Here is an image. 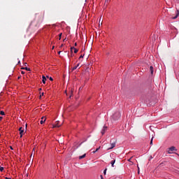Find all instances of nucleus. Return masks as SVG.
I'll return each instance as SVG.
<instances>
[{
    "mask_svg": "<svg viewBox=\"0 0 179 179\" xmlns=\"http://www.w3.org/2000/svg\"><path fill=\"white\" fill-rule=\"evenodd\" d=\"M101 179H104V178H103V176H101Z\"/></svg>",
    "mask_w": 179,
    "mask_h": 179,
    "instance_id": "2f4dec72",
    "label": "nucleus"
},
{
    "mask_svg": "<svg viewBox=\"0 0 179 179\" xmlns=\"http://www.w3.org/2000/svg\"><path fill=\"white\" fill-rule=\"evenodd\" d=\"M44 122H45V117H42L40 124H43Z\"/></svg>",
    "mask_w": 179,
    "mask_h": 179,
    "instance_id": "0eeeda50",
    "label": "nucleus"
},
{
    "mask_svg": "<svg viewBox=\"0 0 179 179\" xmlns=\"http://www.w3.org/2000/svg\"><path fill=\"white\" fill-rule=\"evenodd\" d=\"M22 69H25V71H30V68H27V67L22 68Z\"/></svg>",
    "mask_w": 179,
    "mask_h": 179,
    "instance_id": "f3484780",
    "label": "nucleus"
},
{
    "mask_svg": "<svg viewBox=\"0 0 179 179\" xmlns=\"http://www.w3.org/2000/svg\"><path fill=\"white\" fill-rule=\"evenodd\" d=\"M47 80V78L44 76H42V82H43V83L44 84V85H45V81Z\"/></svg>",
    "mask_w": 179,
    "mask_h": 179,
    "instance_id": "1a4fd4ad",
    "label": "nucleus"
},
{
    "mask_svg": "<svg viewBox=\"0 0 179 179\" xmlns=\"http://www.w3.org/2000/svg\"><path fill=\"white\" fill-rule=\"evenodd\" d=\"M54 48H55V47H54V46H52V50H54Z\"/></svg>",
    "mask_w": 179,
    "mask_h": 179,
    "instance_id": "72a5a7b5",
    "label": "nucleus"
},
{
    "mask_svg": "<svg viewBox=\"0 0 179 179\" xmlns=\"http://www.w3.org/2000/svg\"><path fill=\"white\" fill-rule=\"evenodd\" d=\"M6 179H10V178H6Z\"/></svg>",
    "mask_w": 179,
    "mask_h": 179,
    "instance_id": "58836bf2",
    "label": "nucleus"
},
{
    "mask_svg": "<svg viewBox=\"0 0 179 179\" xmlns=\"http://www.w3.org/2000/svg\"><path fill=\"white\" fill-rule=\"evenodd\" d=\"M150 71L151 75H153V72H154V71H153V66H150Z\"/></svg>",
    "mask_w": 179,
    "mask_h": 179,
    "instance_id": "ddd939ff",
    "label": "nucleus"
},
{
    "mask_svg": "<svg viewBox=\"0 0 179 179\" xmlns=\"http://www.w3.org/2000/svg\"><path fill=\"white\" fill-rule=\"evenodd\" d=\"M132 159H134V157H131V158H129V159H128V162H129L131 163V162H132V161H131Z\"/></svg>",
    "mask_w": 179,
    "mask_h": 179,
    "instance_id": "6ab92c4d",
    "label": "nucleus"
},
{
    "mask_svg": "<svg viewBox=\"0 0 179 179\" xmlns=\"http://www.w3.org/2000/svg\"><path fill=\"white\" fill-rule=\"evenodd\" d=\"M49 79H50V80H51V81L54 80V79H52V77H50Z\"/></svg>",
    "mask_w": 179,
    "mask_h": 179,
    "instance_id": "bb28decb",
    "label": "nucleus"
},
{
    "mask_svg": "<svg viewBox=\"0 0 179 179\" xmlns=\"http://www.w3.org/2000/svg\"><path fill=\"white\" fill-rule=\"evenodd\" d=\"M80 65V64L78 63V64H77V66L73 67L72 71H75V69H77Z\"/></svg>",
    "mask_w": 179,
    "mask_h": 179,
    "instance_id": "f8f14e48",
    "label": "nucleus"
},
{
    "mask_svg": "<svg viewBox=\"0 0 179 179\" xmlns=\"http://www.w3.org/2000/svg\"><path fill=\"white\" fill-rule=\"evenodd\" d=\"M0 136H1V134H0Z\"/></svg>",
    "mask_w": 179,
    "mask_h": 179,
    "instance_id": "37998d69",
    "label": "nucleus"
},
{
    "mask_svg": "<svg viewBox=\"0 0 179 179\" xmlns=\"http://www.w3.org/2000/svg\"><path fill=\"white\" fill-rule=\"evenodd\" d=\"M106 173H107V169H106L103 171V174H104V176H106Z\"/></svg>",
    "mask_w": 179,
    "mask_h": 179,
    "instance_id": "aec40b11",
    "label": "nucleus"
},
{
    "mask_svg": "<svg viewBox=\"0 0 179 179\" xmlns=\"http://www.w3.org/2000/svg\"><path fill=\"white\" fill-rule=\"evenodd\" d=\"M138 174H139V166H138Z\"/></svg>",
    "mask_w": 179,
    "mask_h": 179,
    "instance_id": "473e14b6",
    "label": "nucleus"
},
{
    "mask_svg": "<svg viewBox=\"0 0 179 179\" xmlns=\"http://www.w3.org/2000/svg\"><path fill=\"white\" fill-rule=\"evenodd\" d=\"M115 164V159H114L113 160H112L110 162V164L112 166V167H114V164Z\"/></svg>",
    "mask_w": 179,
    "mask_h": 179,
    "instance_id": "9b49d317",
    "label": "nucleus"
},
{
    "mask_svg": "<svg viewBox=\"0 0 179 179\" xmlns=\"http://www.w3.org/2000/svg\"><path fill=\"white\" fill-rule=\"evenodd\" d=\"M61 127V124H59V122H56V124L53 125L52 128H59Z\"/></svg>",
    "mask_w": 179,
    "mask_h": 179,
    "instance_id": "39448f33",
    "label": "nucleus"
},
{
    "mask_svg": "<svg viewBox=\"0 0 179 179\" xmlns=\"http://www.w3.org/2000/svg\"><path fill=\"white\" fill-rule=\"evenodd\" d=\"M100 149V147L96 148L95 151H93L92 153H96Z\"/></svg>",
    "mask_w": 179,
    "mask_h": 179,
    "instance_id": "a211bd4d",
    "label": "nucleus"
},
{
    "mask_svg": "<svg viewBox=\"0 0 179 179\" xmlns=\"http://www.w3.org/2000/svg\"><path fill=\"white\" fill-rule=\"evenodd\" d=\"M106 131H107V127L104 126L103 129L101 131V134L104 135V134H106Z\"/></svg>",
    "mask_w": 179,
    "mask_h": 179,
    "instance_id": "423d86ee",
    "label": "nucleus"
},
{
    "mask_svg": "<svg viewBox=\"0 0 179 179\" xmlns=\"http://www.w3.org/2000/svg\"><path fill=\"white\" fill-rule=\"evenodd\" d=\"M112 118L115 121H117V120H120V118H121V113H120V112L115 113L112 116Z\"/></svg>",
    "mask_w": 179,
    "mask_h": 179,
    "instance_id": "f257e3e1",
    "label": "nucleus"
},
{
    "mask_svg": "<svg viewBox=\"0 0 179 179\" xmlns=\"http://www.w3.org/2000/svg\"><path fill=\"white\" fill-rule=\"evenodd\" d=\"M111 0H106L105 3H108Z\"/></svg>",
    "mask_w": 179,
    "mask_h": 179,
    "instance_id": "4be33fe9",
    "label": "nucleus"
},
{
    "mask_svg": "<svg viewBox=\"0 0 179 179\" xmlns=\"http://www.w3.org/2000/svg\"><path fill=\"white\" fill-rule=\"evenodd\" d=\"M150 145H153V138H152V139L150 141Z\"/></svg>",
    "mask_w": 179,
    "mask_h": 179,
    "instance_id": "412c9836",
    "label": "nucleus"
},
{
    "mask_svg": "<svg viewBox=\"0 0 179 179\" xmlns=\"http://www.w3.org/2000/svg\"><path fill=\"white\" fill-rule=\"evenodd\" d=\"M83 57H85V55H81L80 56V57H79V59H80V58H83Z\"/></svg>",
    "mask_w": 179,
    "mask_h": 179,
    "instance_id": "b1692460",
    "label": "nucleus"
},
{
    "mask_svg": "<svg viewBox=\"0 0 179 179\" xmlns=\"http://www.w3.org/2000/svg\"><path fill=\"white\" fill-rule=\"evenodd\" d=\"M58 54H61V51H59V52H58Z\"/></svg>",
    "mask_w": 179,
    "mask_h": 179,
    "instance_id": "c9c22d12",
    "label": "nucleus"
},
{
    "mask_svg": "<svg viewBox=\"0 0 179 179\" xmlns=\"http://www.w3.org/2000/svg\"><path fill=\"white\" fill-rule=\"evenodd\" d=\"M71 52H72V50H74V53L75 54L78 53V49L75 48L74 47L71 48Z\"/></svg>",
    "mask_w": 179,
    "mask_h": 179,
    "instance_id": "9d476101",
    "label": "nucleus"
},
{
    "mask_svg": "<svg viewBox=\"0 0 179 179\" xmlns=\"http://www.w3.org/2000/svg\"><path fill=\"white\" fill-rule=\"evenodd\" d=\"M21 73L24 74V73L23 71H22Z\"/></svg>",
    "mask_w": 179,
    "mask_h": 179,
    "instance_id": "e433bc0d",
    "label": "nucleus"
},
{
    "mask_svg": "<svg viewBox=\"0 0 179 179\" xmlns=\"http://www.w3.org/2000/svg\"><path fill=\"white\" fill-rule=\"evenodd\" d=\"M103 23V20H101V18L99 19V23Z\"/></svg>",
    "mask_w": 179,
    "mask_h": 179,
    "instance_id": "a878e982",
    "label": "nucleus"
},
{
    "mask_svg": "<svg viewBox=\"0 0 179 179\" xmlns=\"http://www.w3.org/2000/svg\"><path fill=\"white\" fill-rule=\"evenodd\" d=\"M178 156H179V155H178Z\"/></svg>",
    "mask_w": 179,
    "mask_h": 179,
    "instance_id": "79ce46f5",
    "label": "nucleus"
},
{
    "mask_svg": "<svg viewBox=\"0 0 179 179\" xmlns=\"http://www.w3.org/2000/svg\"><path fill=\"white\" fill-rule=\"evenodd\" d=\"M116 143H117V140H115V139H114L113 141V139L110 140V147H109L107 149V150H110L111 149H114V147L115 146Z\"/></svg>",
    "mask_w": 179,
    "mask_h": 179,
    "instance_id": "7ed1b4c3",
    "label": "nucleus"
},
{
    "mask_svg": "<svg viewBox=\"0 0 179 179\" xmlns=\"http://www.w3.org/2000/svg\"><path fill=\"white\" fill-rule=\"evenodd\" d=\"M41 96H44V92H42V94L40 96V99H41Z\"/></svg>",
    "mask_w": 179,
    "mask_h": 179,
    "instance_id": "cd10ccee",
    "label": "nucleus"
},
{
    "mask_svg": "<svg viewBox=\"0 0 179 179\" xmlns=\"http://www.w3.org/2000/svg\"><path fill=\"white\" fill-rule=\"evenodd\" d=\"M39 90H42V89H41V88H39Z\"/></svg>",
    "mask_w": 179,
    "mask_h": 179,
    "instance_id": "4c0bfd02",
    "label": "nucleus"
},
{
    "mask_svg": "<svg viewBox=\"0 0 179 179\" xmlns=\"http://www.w3.org/2000/svg\"><path fill=\"white\" fill-rule=\"evenodd\" d=\"M0 114H1V115H5V112H3V110H1L0 112Z\"/></svg>",
    "mask_w": 179,
    "mask_h": 179,
    "instance_id": "2eb2a0df",
    "label": "nucleus"
},
{
    "mask_svg": "<svg viewBox=\"0 0 179 179\" xmlns=\"http://www.w3.org/2000/svg\"><path fill=\"white\" fill-rule=\"evenodd\" d=\"M2 118H3L2 117H0V121H2Z\"/></svg>",
    "mask_w": 179,
    "mask_h": 179,
    "instance_id": "7c9ffc66",
    "label": "nucleus"
},
{
    "mask_svg": "<svg viewBox=\"0 0 179 179\" xmlns=\"http://www.w3.org/2000/svg\"><path fill=\"white\" fill-rule=\"evenodd\" d=\"M85 157H86V154H84V155L80 156V157H79V159H80H80H85Z\"/></svg>",
    "mask_w": 179,
    "mask_h": 179,
    "instance_id": "4468645a",
    "label": "nucleus"
},
{
    "mask_svg": "<svg viewBox=\"0 0 179 179\" xmlns=\"http://www.w3.org/2000/svg\"><path fill=\"white\" fill-rule=\"evenodd\" d=\"M0 171H3V167H0Z\"/></svg>",
    "mask_w": 179,
    "mask_h": 179,
    "instance_id": "393cba45",
    "label": "nucleus"
},
{
    "mask_svg": "<svg viewBox=\"0 0 179 179\" xmlns=\"http://www.w3.org/2000/svg\"><path fill=\"white\" fill-rule=\"evenodd\" d=\"M62 45H62L61 47H62Z\"/></svg>",
    "mask_w": 179,
    "mask_h": 179,
    "instance_id": "ea45409f",
    "label": "nucleus"
},
{
    "mask_svg": "<svg viewBox=\"0 0 179 179\" xmlns=\"http://www.w3.org/2000/svg\"><path fill=\"white\" fill-rule=\"evenodd\" d=\"M72 94H73V92L72 91L70 92V96H69V98L71 99V97H72Z\"/></svg>",
    "mask_w": 179,
    "mask_h": 179,
    "instance_id": "5701e85b",
    "label": "nucleus"
},
{
    "mask_svg": "<svg viewBox=\"0 0 179 179\" xmlns=\"http://www.w3.org/2000/svg\"><path fill=\"white\" fill-rule=\"evenodd\" d=\"M74 45H75V47H76V45H78V43H76Z\"/></svg>",
    "mask_w": 179,
    "mask_h": 179,
    "instance_id": "c756f323",
    "label": "nucleus"
},
{
    "mask_svg": "<svg viewBox=\"0 0 179 179\" xmlns=\"http://www.w3.org/2000/svg\"><path fill=\"white\" fill-rule=\"evenodd\" d=\"M174 152H177V148H176V147L174 146H172L167 149V152L169 153V155H171L174 153Z\"/></svg>",
    "mask_w": 179,
    "mask_h": 179,
    "instance_id": "f03ea898",
    "label": "nucleus"
},
{
    "mask_svg": "<svg viewBox=\"0 0 179 179\" xmlns=\"http://www.w3.org/2000/svg\"><path fill=\"white\" fill-rule=\"evenodd\" d=\"M179 16V10H177V13L175 17H173L172 19L175 20L177 19V17H178Z\"/></svg>",
    "mask_w": 179,
    "mask_h": 179,
    "instance_id": "6e6552de",
    "label": "nucleus"
},
{
    "mask_svg": "<svg viewBox=\"0 0 179 179\" xmlns=\"http://www.w3.org/2000/svg\"><path fill=\"white\" fill-rule=\"evenodd\" d=\"M61 37H62V33H60L59 34V40H61Z\"/></svg>",
    "mask_w": 179,
    "mask_h": 179,
    "instance_id": "dca6fc26",
    "label": "nucleus"
},
{
    "mask_svg": "<svg viewBox=\"0 0 179 179\" xmlns=\"http://www.w3.org/2000/svg\"><path fill=\"white\" fill-rule=\"evenodd\" d=\"M46 78L48 79V78H50V77L48 76H47Z\"/></svg>",
    "mask_w": 179,
    "mask_h": 179,
    "instance_id": "f704fd0d",
    "label": "nucleus"
},
{
    "mask_svg": "<svg viewBox=\"0 0 179 179\" xmlns=\"http://www.w3.org/2000/svg\"><path fill=\"white\" fill-rule=\"evenodd\" d=\"M130 164H131V166L134 165V162L131 161V162H130Z\"/></svg>",
    "mask_w": 179,
    "mask_h": 179,
    "instance_id": "c85d7f7f",
    "label": "nucleus"
},
{
    "mask_svg": "<svg viewBox=\"0 0 179 179\" xmlns=\"http://www.w3.org/2000/svg\"><path fill=\"white\" fill-rule=\"evenodd\" d=\"M178 174L179 175V171H178Z\"/></svg>",
    "mask_w": 179,
    "mask_h": 179,
    "instance_id": "a19ab883",
    "label": "nucleus"
},
{
    "mask_svg": "<svg viewBox=\"0 0 179 179\" xmlns=\"http://www.w3.org/2000/svg\"><path fill=\"white\" fill-rule=\"evenodd\" d=\"M19 131H20V138H22V136H23V134H24V130H23L22 127H20Z\"/></svg>",
    "mask_w": 179,
    "mask_h": 179,
    "instance_id": "20e7f679",
    "label": "nucleus"
}]
</instances>
